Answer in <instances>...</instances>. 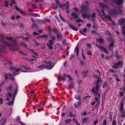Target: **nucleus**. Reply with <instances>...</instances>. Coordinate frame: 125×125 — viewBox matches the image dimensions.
<instances>
[{"instance_id": "1", "label": "nucleus", "mask_w": 125, "mask_h": 125, "mask_svg": "<svg viewBox=\"0 0 125 125\" xmlns=\"http://www.w3.org/2000/svg\"><path fill=\"white\" fill-rule=\"evenodd\" d=\"M100 78H98L97 79L96 83V86L95 87L96 90H95V88L94 87H93L91 90V91L95 96H96L97 94L98 95V97L99 98H100V94L98 93L99 89V82L102 83V81L100 79L101 78L100 77Z\"/></svg>"}, {"instance_id": "2", "label": "nucleus", "mask_w": 125, "mask_h": 125, "mask_svg": "<svg viewBox=\"0 0 125 125\" xmlns=\"http://www.w3.org/2000/svg\"><path fill=\"white\" fill-rule=\"evenodd\" d=\"M123 12V10L120 7H115L110 11V13L111 14L116 15L119 14H122Z\"/></svg>"}, {"instance_id": "3", "label": "nucleus", "mask_w": 125, "mask_h": 125, "mask_svg": "<svg viewBox=\"0 0 125 125\" xmlns=\"http://www.w3.org/2000/svg\"><path fill=\"white\" fill-rule=\"evenodd\" d=\"M118 23L120 25H125V18L120 19L118 21ZM122 31L124 34L125 35V25H124L122 28Z\"/></svg>"}, {"instance_id": "4", "label": "nucleus", "mask_w": 125, "mask_h": 125, "mask_svg": "<svg viewBox=\"0 0 125 125\" xmlns=\"http://www.w3.org/2000/svg\"><path fill=\"white\" fill-rule=\"evenodd\" d=\"M71 17L70 18V19L72 20H73V19H77L79 17V15H76L74 12H72L71 13Z\"/></svg>"}, {"instance_id": "5", "label": "nucleus", "mask_w": 125, "mask_h": 125, "mask_svg": "<svg viewBox=\"0 0 125 125\" xmlns=\"http://www.w3.org/2000/svg\"><path fill=\"white\" fill-rule=\"evenodd\" d=\"M95 45L99 49H103V51L105 53L107 54H109L107 50L103 46H101L96 43H95Z\"/></svg>"}, {"instance_id": "6", "label": "nucleus", "mask_w": 125, "mask_h": 125, "mask_svg": "<svg viewBox=\"0 0 125 125\" xmlns=\"http://www.w3.org/2000/svg\"><path fill=\"white\" fill-rule=\"evenodd\" d=\"M114 2L118 5H121L124 3L123 0H113Z\"/></svg>"}, {"instance_id": "7", "label": "nucleus", "mask_w": 125, "mask_h": 125, "mask_svg": "<svg viewBox=\"0 0 125 125\" xmlns=\"http://www.w3.org/2000/svg\"><path fill=\"white\" fill-rule=\"evenodd\" d=\"M122 62L121 61H119L117 63H115L114 65L112 66V68L115 69H117L118 68V66L121 65Z\"/></svg>"}, {"instance_id": "8", "label": "nucleus", "mask_w": 125, "mask_h": 125, "mask_svg": "<svg viewBox=\"0 0 125 125\" xmlns=\"http://www.w3.org/2000/svg\"><path fill=\"white\" fill-rule=\"evenodd\" d=\"M81 11L83 13H85L86 12H87V9L86 7L87 6L84 5V4H82L81 5Z\"/></svg>"}, {"instance_id": "9", "label": "nucleus", "mask_w": 125, "mask_h": 125, "mask_svg": "<svg viewBox=\"0 0 125 125\" xmlns=\"http://www.w3.org/2000/svg\"><path fill=\"white\" fill-rule=\"evenodd\" d=\"M17 45V44L16 43L12 44L11 45L13 47L11 49V50L14 51L19 50V48L18 47L16 46Z\"/></svg>"}, {"instance_id": "10", "label": "nucleus", "mask_w": 125, "mask_h": 125, "mask_svg": "<svg viewBox=\"0 0 125 125\" xmlns=\"http://www.w3.org/2000/svg\"><path fill=\"white\" fill-rule=\"evenodd\" d=\"M66 6L65 8L67 10L70 7V5L69 4H67L66 5V4H61L60 5L59 7L60 8H62Z\"/></svg>"}, {"instance_id": "11", "label": "nucleus", "mask_w": 125, "mask_h": 125, "mask_svg": "<svg viewBox=\"0 0 125 125\" xmlns=\"http://www.w3.org/2000/svg\"><path fill=\"white\" fill-rule=\"evenodd\" d=\"M124 105V104L122 102H121L120 106V110L121 113H122V111H123Z\"/></svg>"}, {"instance_id": "12", "label": "nucleus", "mask_w": 125, "mask_h": 125, "mask_svg": "<svg viewBox=\"0 0 125 125\" xmlns=\"http://www.w3.org/2000/svg\"><path fill=\"white\" fill-rule=\"evenodd\" d=\"M69 25L70 27L74 31H77L78 30V28H75L73 25L69 24Z\"/></svg>"}, {"instance_id": "13", "label": "nucleus", "mask_w": 125, "mask_h": 125, "mask_svg": "<svg viewBox=\"0 0 125 125\" xmlns=\"http://www.w3.org/2000/svg\"><path fill=\"white\" fill-rule=\"evenodd\" d=\"M97 95V94L96 96ZM97 95H98V94H97ZM100 98H98V97H96L95 98V101H96V102L97 103V104H96V106H98L100 104V100H99V99Z\"/></svg>"}, {"instance_id": "14", "label": "nucleus", "mask_w": 125, "mask_h": 125, "mask_svg": "<svg viewBox=\"0 0 125 125\" xmlns=\"http://www.w3.org/2000/svg\"><path fill=\"white\" fill-rule=\"evenodd\" d=\"M14 96H13L12 97L13 99L10 102H8L7 103V104L8 106H10L11 105H13L14 100Z\"/></svg>"}, {"instance_id": "15", "label": "nucleus", "mask_w": 125, "mask_h": 125, "mask_svg": "<svg viewBox=\"0 0 125 125\" xmlns=\"http://www.w3.org/2000/svg\"><path fill=\"white\" fill-rule=\"evenodd\" d=\"M57 36L58 39H60L61 40L63 38V36L61 33H58L57 34Z\"/></svg>"}, {"instance_id": "16", "label": "nucleus", "mask_w": 125, "mask_h": 125, "mask_svg": "<svg viewBox=\"0 0 125 125\" xmlns=\"http://www.w3.org/2000/svg\"><path fill=\"white\" fill-rule=\"evenodd\" d=\"M74 98L76 100H79V101L81 100V96L79 94H76L75 95Z\"/></svg>"}, {"instance_id": "17", "label": "nucleus", "mask_w": 125, "mask_h": 125, "mask_svg": "<svg viewBox=\"0 0 125 125\" xmlns=\"http://www.w3.org/2000/svg\"><path fill=\"white\" fill-rule=\"evenodd\" d=\"M100 6L102 8V9L104 10V8H108V5L106 4L103 5L102 3H100Z\"/></svg>"}, {"instance_id": "18", "label": "nucleus", "mask_w": 125, "mask_h": 125, "mask_svg": "<svg viewBox=\"0 0 125 125\" xmlns=\"http://www.w3.org/2000/svg\"><path fill=\"white\" fill-rule=\"evenodd\" d=\"M8 75L9 76V77L10 80L13 81H14L15 80V78L13 76H12V75L11 73H9L8 74Z\"/></svg>"}, {"instance_id": "19", "label": "nucleus", "mask_w": 125, "mask_h": 125, "mask_svg": "<svg viewBox=\"0 0 125 125\" xmlns=\"http://www.w3.org/2000/svg\"><path fill=\"white\" fill-rule=\"evenodd\" d=\"M73 85V82H71L69 86L68 87V88L69 89H70L73 88L74 87Z\"/></svg>"}, {"instance_id": "20", "label": "nucleus", "mask_w": 125, "mask_h": 125, "mask_svg": "<svg viewBox=\"0 0 125 125\" xmlns=\"http://www.w3.org/2000/svg\"><path fill=\"white\" fill-rule=\"evenodd\" d=\"M65 123L66 124H69L71 121V119H64V120Z\"/></svg>"}, {"instance_id": "21", "label": "nucleus", "mask_w": 125, "mask_h": 125, "mask_svg": "<svg viewBox=\"0 0 125 125\" xmlns=\"http://www.w3.org/2000/svg\"><path fill=\"white\" fill-rule=\"evenodd\" d=\"M20 70V68H18L17 69L15 72H14L13 73V76L16 75L19 72Z\"/></svg>"}, {"instance_id": "22", "label": "nucleus", "mask_w": 125, "mask_h": 125, "mask_svg": "<svg viewBox=\"0 0 125 125\" xmlns=\"http://www.w3.org/2000/svg\"><path fill=\"white\" fill-rule=\"evenodd\" d=\"M88 72V70H87L86 71H84L82 72V73L83 74V77H85L87 75V73Z\"/></svg>"}, {"instance_id": "23", "label": "nucleus", "mask_w": 125, "mask_h": 125, "mask_svg": "<svg viewBox=\"0 0 125 125\" xmlns=\"http://www.w3.org/2000/svg\"><path fill=\"white\" fill-rule=\"evenodd\" d=\"M0 41L4 45L6 46H9V44L6 41H3V40H0Z\"/></svg>"}, {"instance_id": "24", "label": "nucleus", "mask_w": 125, "mask_h": 125, "mask_svg": "<svg viewBox=\"0 0 125 125\" xmlns=\"http://www.w3.org/2000/svg\"><path fill=\"white\" fill-rule=\"evenodd\" d=\"M52 31L55 33H56L57 34L58 33L59 31L58 29L55 28H54L52 29Z\"/></svg>"}, {"instance_id": "25", "label": "nucleus", "mask_w": 125, "mask_h": 125, "mask_svg": "<svg viewBox=\"0 0 125 125\" xmlns=\"http://www.w3.org/2000/svg\"><path fill=\"white\" fill-rule=\"evenodd\" d=\"M20 46H21L22 45H23L24 47L25 48H27V45L25 44L24 43L21 42L20 44Z\"/></svg>"}, {"instance_id": "26", "label": "nucleus", "mask_w": 125, "mask_h": 125, "mask_svg": "<svg viewBox=\"0 0 125 125\" xmlns=\"http://www.w3.org/2000/svg\"><path fill=\"white\" fill-rule=\"evenodd\" d=\"M105 18H107L108 20V21H111L112 19L111 17L109 15L106 16L104 17Z\"/></svg>"}, {"instance_id": "27", "label": "nucleus", "mask_w": 125, "mask_h": 125, "mask_svg": "<svg viewBox=\"0 0 125 125\" xmlns=\"http://www.w3.org/2000/svg\"><path fill=\"white\" fill-rule=\"evenodd\" d=\"M115 55L117 57V59L119 60L120 57H121V56L120 57V56H119L118 55V52H117L115 51Z\"/></svg>"}, {"instance_id": "28", "label": "nucleus", "mask_w": 125, "mask_h": 125, "mask_svg": "<svg viewBox=\"0 0 125 125\" xmlns=\"http://www.w3.org/2000/svg\"><path fill=\"white\" fill-rule=\"evenodd\" d=\"M121 115V116L123 118H125V111H122V113Z\"/></svg>"}, {"instance_id": "29", "label": "nucleus", "mask_w": 125, "mask_h": 125, "mask_svg": "<svg viewBox=\"0 0 125 125\" xmlns=\"http://www.w3.org/2000/svg\"><path fill=\"white\" fill-rule=\"evenodd\" d=\"M91 97V96H86L84 98V99L87 100V102L89 101L90 98Z\"/></svg>"}, {"instance_id": "30", "label": "nucleus", "mask_w": 125, "mask_h": 125, "mask_svg": "<svg viewBox=\"0 0 125 125\" xmlns=\"http://www.w3.org/2000/svg\"><path fill=\"white\" fill-rule=\"evenodd\" d=\"M46 65H40L38 67L39 68H41V69H43V68H46Z\"/></svg>"}, {"instance_id": "31", "label": "nucleus", "mask_w": 125, "mask_h": 125, "mask_svg": "<svg viewBox=\"0 0 125 125\" xmlns=\"http://www.w3.org/2000/svg\"><path fill=\"white\" fill-rule=\"evenodd\" d=\"M2 25L3 27H6L7 25V23L5 22H1Z\"/></svg>"}, {"instance_id": "32", "label": "nucleus", "mask_w": 125, "mask_h": 125, "mask_svg": "<svg viewBox=\"0 0 125 125\" xmlns=\"http://www.w3.org/2000/svg\"><path fill=\"white\" fill-rule=\"evenodd\" d=\"M87 119L86 118H84L82 121V123L83 124H84L87 121Z\"/></svg>"}, {"instance_id": "33", "label": "nucleus", "mask_w": 125, "mask_h": 125, "mask_svg": "<svg viewBox=\"0 0 125 125\" xmlns=\"http://www.w3.org/2000/svg\"><path fill=\"white\" fill-rule=\"evenodd\" d=\"M16 88L15 91V93H14L15 94H16L17 93L18 91V86L17 84V83H16Z\"/></svg>"}, {"instance_id": "34", "label": "nucleus", "mask_w": 125, "mask_h": 125, "mask_svg": "<svg viewBox=\"0 0 125 125\" xmlns=\"http://www.w3.org/2000/svg\"><path fill=\"white\" fill-rule=\"evenodd\" d=\"M91 33L92 34H95L96 35H98L97 34V31L94 30H92Z\"/></svg>"}, {"instance_id": "35", "label": "nucleus", "mask_w": 125, "mask_h": 125, "mask_svg": "<svg viewBox=\"0 0 125 125\" xmlns=\"http://www.w3.org/2000/svg\"><path fill=\"white\" fill-rule=\"evenodd\" d=\"M82 57L83 59L84 60H85V57L84 55V54L83 52V50H82Z\"/></svg>"}, {"instance_id": "36", "label": "nucleus", "mask_w": 125, "mask_h": 125, "mask_svg": "<svg viewBox=\"0 0 125 125\" xmlns=\"http://www.w3.org/2000/svg\"><path fill=\"white\" fill-rule=\"evenodd\" d=\"M47 45L48 46L49 49L51 50H52L53 48V47L52 46V45H49V43H46Z\"/></svg>"}, {"instance_id": "37", "label": "nucleus", "mask_w": 125, "mask_h": 125, "mask_svg": "<svg viewBox=\"0 0 125 125\" xmlns=\"http://www.w3.org/2000/svg\"><path fill=\"white\" fill-rule=\"evenodd\" d=\"M48 42L49 45H52L53 44V42L52 40H49Z\"/></svg>"}, {"instance_id": "38", "label": "nucleus", "mask_w": 125, "mask_h": 125, "mask_svg": "<svg viewBox=\"0 0 125 125\" xmlns=\"http://www.w3.org/2000/svg\"><path fill=\"white\" fill-rule=\"evenodd\" d=\"M5 5H4L5 7H8L9 5V3L7 1H5L4 2Z\"/></svg>"}, {"instance_id": "39", "label": "nucleus", "mask_w": 125, "mask_h": 125, "mask_svg": "<svg viewBox=\"0 0 125 125\" xmlns=\"http://www.w3.org/2000/svg\"><path fill=\"white\" fill-rule=\"evenodd\" d=\"M46 68H49V69L50 70L52 69L53 67L51 65H46Z\"/></svg>"}, {"instance_id": "40", "label": "nucleus", "mask_w": 125, "mask_h": 125, "mask_svg": "<svg viewBox=\"0 0 125 125\" xmlns=\"http://www.w3.org/2000/svg\"><path fill=\"white\" fill-rule=\"evenodd\" d=\"M42 38H47L49 37V35L48 34H44L41 35Z\"/></svg>"}, {"instance_id": "41", "label": "nucleus", "mask_w": 125, "mask_h": 125, "mask_svg": "<svg viewBox=\"0 0 125 125\" xmlns=\"http://www.w3.org/2000/svg\"><path fill=\"white\" fill-rule=\"evenodd\" d=\"M42 23H44L45 21H47L48 22H50V20L49 19H47L45 20L44 21H42Z\"/></svg>"}, {"instance_id": "42", "label": "nucleus", "mask_w": 125, "mask_h": 125, "mask_svg": "<svg viewBox=\"0 0 125 125\" xmlns=\"http://www.w3.org/2000/svg\"><path fill=\"white\" fill-rule=\"evenodd\" d=\"M75 21L78 22H83V21L80 19H78L77 20Z\"/></svg>"}, {"instance_id": "43", "label": "nucleus", "mask_w": 125, "mask_h": 125, "mask_svg": "<svg viewBox=\"0 0 125 125\" xmlns=\"http://www.w3.org/2000/svg\"><path fill=\"white\" fill-rule=\"evenodd\" d=\"M82 16L84 18H85L88 17L87 15L86 14H82Z\"/></svg>"}, {"instance_id": "44", "label": "nucleus", "mask_w": 125, "mask_h": 125, "mask_svg": "<svg viewBox=\"0 0 125 125\" xmlns=\"http://www.w3.org/2000/svg\"><path fill=\"white\" fill-rule=\"evenodd\" d=\"M79 52L78 47V46H76L75 47L74 50V52Z\"/></svg>"}, {"instance_id": "45", "label": "nucleus", "mask_w": 125, "mask_h": 125, "mask_svg": "<svg viewBox=\"0 0 125 125\" xmlns=\"http://www.w3.org/2000/svg\"><path fill=\"white\" fill-rule=\"evenodd\" d=\"M73 10L75 12H79V11L78 9L77 8H74L73 9Z\"/></svg>"}, {"instance_id": "46", "label": "nucleus", "mask_w": 125, "mask_h": 125, "mask_svg": "<svg viewBox=\"0 0 125 125\" xmlns=\"http://www.w3.org/2000/svg\"><path fill=\"white\" fill-rule=\"evenodd\" d=\"M114 42L110 43L109 44V46L111 47H114Z\"/></svg>"}, {"instance_id": "47", "label": "nucleus", "mask_w": 125, "mask_h": 125, "mask_svg": "<svg viewBox=\"0 0 125 125\" xmlns=\"http://www.w3.org/2000/svg\"><path fill=\"white\" fill-rule=\"evenodd\" d=\"M58 79H59V81H60L62 80L64 81L65 80V79L63 77H60L59 76H58Z\"/></svg>"}, {"instance_id": "48", "label": "nucleus", "mask_w": 125, "mask_h": 125, "mask_svg": "<svg viewBox=\"0 0 125 125\" xmlns=\"http://www.w3.org/2000/svg\"><path fill=\"white\" fill-rule=\"evenodd\" d=\"M106 84L107 83L106 82H104L103 84L102 85V87L103 88H105L106 87Z\"/></svg>"}, {"instance_id": "49", "label": "nucleus", "mask_w": 125, "mask_h": 125, "mask_svg": "<svg viewBox=\"0 0 125 125\" xmlns=\"http://www.w3.org/2000/svg\"><path fill=\"white\" fill-rule=\"evenodd\" d=\"M8 74L7 73H5L4 74V76H5V80H7L8 79Z\"/></svg>"}, {"instance_id": "50", "label": "nucleus", "mask_w": 125, "mask_h": 125, "mask_svg": "<svg viewBox=\"0 0 125 125\" xmlns=\"http://www.w3.org/2000/svg\"><path fill=\"white\" fill-rule=\"evenodd\" d=\"M107 123V122L105 120H103V124H102L103 125H106Z\"/></svg>"}, {"instance_id": "51", "label": "nucleus", "mask_w": 125, "mask_h": 125, "mask_svg": "<svg viewBox=\"0 0 125 125\" xmlns=\"http://www.w3.org/2000/svg\"><path fill=\"white\" fill-rule=\"evenodd\" d=\"M5 38L7 40H8L9 41H12V38L11 37H5Z\"/></svg>"}, {"instance_id": "52", "label": "nucleus", "mask_w": 125, "mask_h": 125, "mask_svg": "<svg viewBox=\"0 0 125 125\" xmlns=\"http://www.w3.org/2000/svg\"><path fill=\"white\" fill-rule=\"evenodd\" d=\"M67 77L68 78L69 80L70 81H72V79L71 78V76L70 75H68L67 76Z\"/></svg>"}, {"instance_id": "53", "label": "nucleus", "mask_w": 125, "mask_h": 125, "mask_svg": "<svg viewBox=\"0 0 125 125\" xmlns=\"http://www.w3.org/2000/svg\"><path fill=\"white\" fill-rule=\"evenodd\" d=\"M80 63L81 65H83L85 63V62L81 60L80 61Z\"/></svg>"}, {"instance_id": "54", "label": "nucleus", "mask_w": 125, "mask_h": 125, "mask_svg": "<svg viewBox=\"0 0 125 125\" xmlns=\"http://www.w3.org/2000/svg\"><path fill=\"white\" fill-rule=\"evenodd\" d=\"M78 106H80L81 105V102L80 100L79 101L77 102Z\"/></svg>"}, {"instance_id": "55", "label": "nucleus", "mask_w": 125, "mask_h": 125, "mask_svg": "<svg viewBox=\"0 0 125 125\" xmlns=\"http://www.w3.org/2000/svg\"><path fill=\"white\" fill-rule=\"evenodd\" d=\"M74 57V54L71 55L70 58V60H71L72 58H73Z\"/></svg>"}, {"instance_id": "56", "label": "nucleus", "mask_w": 125, "mask_h": 125, "mask_svg": "<svg viewBox=\"0 0 125 125\" xmlns=\"http://www.w3.org/2000/svg\"><path fill=\"white\" fill-rule=\"evenodd\" d=\"M12 87L11 86H10L8 87L7 88V90H9V91L11 90L12 89Z\"/></svg>"}, {"instance_id": "57", "label": "nucleus", "mask_w": 125, "mask_h": 125, "mask_svg": "<svg viewBox=\"0 0 125 125\" xmlns=\"http://www.w3.org/2000/svg\"><path fill=\"white\" fill-rule=\"evenodd\" d=\"M33 41L35 42V44H36V46H37L39 45V44L37 43V42L35 41V40H34Z\"/></svg>"}, {"instance_id": "58", "label": "nucleus", "mask_w": 125, "mask_h": 125, "mask_svg": "<svg viewBox=\"0 0 125 125\" xmlns=\"http://www.w3.org/2000/svg\"><path fill=\"white\" fill-rule=\"evenodd\" d=\"M32 34L34 35H39V34L35 32H33L32 33Z\"/></svg>"}, {"instance_id": "59", "label": "nucleus", "mask_w": 125, "mask_h": 125, "mask_svg": "<svg viewBox=\"0 0 125 125\" xmlns=\"http://www.w3.org/2000/svg\"><path fill=\"white\" fill-rule=\"evenodd\" d=\"M120 97L124 95V92L122 91H120Z\"/></svg>"}, {"instance_id": "60", "label": "nucleus", "mask_w": 125, "mask_h": 125, "mask_svg": "<svg viewBox=\"0 0 125 125\" xmlns=\"http://www.w3.org/2000/svg\"><path fill=\"white\" fill-rule=\"evenodd\" d=\"M10 18L12 20H13L15 18V16L14 15H13L10 17Z\"/></svg>"}, {"instance_id": "61", "label": "nucleus", "mask_w": 125, "mask_h": 125, "mask_svg": "<svg viewBox=\"0 0 125 125\" xmlns=\"http://www.w3.org/2000/svg\"><path fill=\"white\" fill-rule=\"evenodd\" d=\"M43 107H41L40 109H39L37 110V111L38 112H40L41 111H42L43 109Z\"/></svg>"}, {"instance_id": "62", "label": "nucleus", "mask_w": 125, "mask_h": 125, "mask_svg": "<svg viewBox=\"0 0 125 125\" xmlns=\"http://www.w3.org/2000/svg\"><path fill=\"white\" fill-rule=\"evenodd\" d=\"M16 69L15 68H14L11 65L10 66V70L12 71L13 70H15Z\"/></svg>"}, {"instance_id": "63", "label": "nucleus", "mask_w": 125, "mask_h": 125, "mask_svg": "<svg viewBox=\"0 0 125 125\" xmlns=\"http://www.w3.org/2000/svg\"><path fill=\"white\" fill-rule=\"evenodd\" d=\"M32 16L34 17H36L38 16V15L37 14L34 13L32 14Z\"/></svg>"}, {"instance_id": "64", "label": "nucleus", "mask_w": 125, "mask_h": 125, "mask_svg": "<svg viewBox=\"0 0 125 125\" xmlns=\"http://www.w3.org/2000/svg\"><path fill=\"white\" fill-rule=\"evenodd\" d=\"M112 125H116V121L115 120L113 121Z\"/></svg>"}]
</instances>
